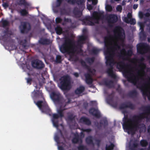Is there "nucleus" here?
<instances>
[{"instance_id": "obj_22", "label": "nucleus", "mask_w": 150, "mask_h": 150, "mask_svg": "<svg viewBox=\"0 0 150 150\" xmlns=\"http://www.w3.org/2000/svg\"><path fill=\"white\" fill-rule=\"evenodd\" d=\"M59 117H60L57 114L54 113L52 115V122L54 126L57 128H58L59 127V121L58 119Z\"/></svg>"}, {"instance_id": "obj_56", "label": "nucleus", "mask_w": 150, "mask_h": 150, "mask_svg": "<svg viewBox=\"0 0 150 150\" xmlns=\"http://www.w3.org/2000/svg\"><path fill=\"white\" fill-rule=\"evenodd\" d=\"M62 21V19L59 17L55 19L56 22L57 24L60 23Z\"/></svg>"}, {"instance_id": "obj_61", "label": "nucleus", "mask_w": 150, "mask_h": 150, "mask_svg": "<svg viewBox=\"0 0 150 150\" xmlns=\"http://www.w3.org/2000/svg\"><path fill=\"white\" fill-rule=\"evenodd\" d=\"M28 83L31 84L32 81V79L30 78H27L26 79Z\"/></svg>"}, {"instance_id": "obj_32", "label": "nucleus", "mask_w": 150, "mask_h": 150, "mask_svg": "<svg viewBox=\"0 0 150 150\" xmlns=\"http://www.w3.org/2000/svg\"><path fill=\"white\" fill-rule=\"evenodd\" d=\"M73 13L76 17L79 18L82 15V12L77 9H74L73 11Z\"/></svg>"}, {"instance_id": "obj_39", "label": "nucleus", "mask_w": 150, "mask_h": 150, "mask_svg": "<svg viewBox=\"0 0 150 150\" xmlns=\"http://www.w3.org/2000/svg\"><path fill=\"white\" fill-rule=\"evenodd\" d=\"M99 52V50L96 48H93L90 50V52L91 54L94 55H97Z\"/></svg>"}, {"instance_id": "obj_50", "label": "nucleus", "mask_w": 150, "mask_h": 150, "mask_svg": "<svg viewBox=\"0 0 150 150\" xmlns=\"http://www.w3.org/2000/svg\"><path fill=\"white\" fill-rule=\"evenodd\" d=\"M144 16L147 18L146 21L150 22V9L149 12H147L144 14Z\"/></svg>"}, {"instance_id": "obj_44", "label": "nucleus", "mask_w": 150, "mask_h": 150, "mask_svg": "<svg viewBox=\"0 0 150 150\" xmlns=\"http://www.w3.org/2000/svg\"><path fill=\"white\" fill-rule=\"evenodd\" d=\"M20 12L21 15L23 16H27L28 13V11L25 9H21Z\"/></svg>"}, {"instance_id": "obj_33", "label": "nucleus", "mask_w": 150, "mask_h": 150, "mask_svg": "<svg viewBox=\"0 0 150 150\" xmlns=\"http://www.w3.org/2000/svg\"><path fill=\"white\" fill-rule=\"evenodd\" d=\"M18 5L20 6L23 5L26 8H27V7H26V6H28L30 5L25 0H19Z\"/></svg>"}, {"instance_id": "obj_43", "label": "nucleus", "mask_w": 150, "mask_h": 150, "mask_svg": "<svg viewBox=\"0 0 150 150\" xmlns=\"http://www.w3.org/2000/svg\"><path fill=\"white\" fill-rule=\"evenodd\" d=\"M75 116L72 114L69 115L67 117L66 120L68 121H72L74 120Z\"/></svg>"}, {"instance_id": "obj_47", "label": "nucleus", "mask_w": 150, "mask_h": 150, "mask_svg": "<svg viewBox=\"0 0 150 150\" xmlns=\"http://www.w3.org/2000/svg\"><path fill=\"white\" fill-rule=\"evenodd\" d=\"M60 13L61 15H67L68 14V13L67 10L65 8H61Z\"/></svg>"}, {"instance_id": "obj_41", "label": "nucleus", "mask_w": 150, "mask_h": 150, "mask_svg": "<svg viewBox=\"0 0 150 150\" xmlns=\"http://www.w3.org/2000/svg\"><path fill=\"white\" fill-rule=\"evenodd\" d=\"M140 144L142 147H145L147 146L148 143L146 140L142 139L140 141Z\"/></svg>"}, {"instance_id": "obj_21", "label": "nucleus", "mask_w": 150, "mask_h": 150, "mask_svg": "<svg viewBox=\"0 0 150 150\" xmlns=\"http://www.w3.org/2000/svg\"><path fill=\"white\" fill-rule=\"evenodd\" d=\"M95 74V73L94 75L92 74L91 73H88L85 74V81L86 83L88 85H91L92 84L93 80L92 77L91 75H94Z\"/></svg>"}, {"instance_id": "obj_53", "label": "nucleus", "mask_w": 150, "mask_h": 150, "mask_svg": "<svg viewBox=\"0 0 150 150\" xmlns=\"http://www.w3.org/2000/svg\"><path fill=\"white\" fill-rule=\"evenodd\" d=\"M106 11L108 12H110L112 11V8L111 6L110 5H107L105 7Z\"/></svg>"}, {"instance_id": "obj_25", "label": "nucleus", "mask_w": 150, "mask_h": 150, "mask_svg": "<svg viewBox=\"0 0 150 150\" xmlns=\"http://www.w3.org/2000/svg\"><path fill=\"white\" fill-rule=\"evenodd\" d=\"M100 125H98H98H97V126L98 128H100L102 126H103L104 128L108 126V122L106 119H103L101 120L99 123Z\"/></svg>"}, {"instance_id": "obj_1", "label": "nucleus", "mask_w": 150, "mask_h": 150, "mask_svg": "<svg viewBox=\"0 0 150 150\" xmlns=\"http://www.w3.org/2000/svg\"><path fill=\"white\" fill-rule=\"evenodd\" d=\"M146 112L142 113L139 115H134L132 117L129 118L127 115H124V117L123 118V123L122 124H125L126 127L127 126V124L129 126L128 128H131V130L134 129H137L138 127L137 124H139L140 121L142 119L146 118L147 120L149 119L148 117L149 114H150V106L144 107L143 108Z\"/></svg>"}, {"instance_id": "obj_13", "label": "nucleus", "mask_w": 150, "mask_h": 150, "mask_svg": "<svg viewBox=\"0 0 150 150\" xmlns=\"http://www.w3.org/2000/svg\"><path fill=\"white\" fill-rule=\"evenodd\" d=\"M32 65L33 67L38 69H42L45 67V64L43 62L37 59L32 61Z\"/></svg>"}, {"instance_id": "obj_16", "label": "nucleus", "mask_w": 150, "mask_h": 150, "mask_svg": "<svg viewBox=\"0 0 150 150\" xmlns=\"http://www.w3.org/2000/svg\"><path fill=\"white\" fill-rule=\"evenodd\" d=\"M106 20L109 24H113L117 21L118 17L116 15L114 14H110L107 16Z\"/></svg>"}, {"instance_id": "obj_19", "label": "nucleus", "mask_w": 150, "mask_h": 150, "mask_svg": "<svg viewBox=\"0 0 150 150\" xmlns=\"http://www.w3.org/2000/svg\"><path fill=\"white\" fill-rule=\"evenodd\" d=\"M67 2L72 5H74L76 4L78 6L81 5L82 7H85L84 3L85 0H65Z\"/></svg>"}, {"instance_id": "obj_17", "label": "nucleus", "mask_w": 150, "mask_h": 150, "mask_svg": "<svg viewBox=\"0 0 150 150\" xmlns=\"http://www.w3.org/2000/svg\"><path fill=\"white\" fill-rule=\"evenodd\" d=\"M128 108L131 110H134L135 108V105L131 102H127L125 103L122 104L120 106V108L123 109Z\"/></svg>"}, {"instance_id": "obj_8", "label": "nucleus", "mask_w": 150, "mask_h": 150, "mask_svg": "<svg viewBox=\"0 0 150 150\" xmlns=\"http://www.w3.org/2000/svg\"><path fill=\"white\" fill-rule=\"evenodd\" d=\"M36 105L42 112H44L50 116L52 115V112L47 103L42 100L38 101Z\"/></svg>"}, {"instance_id": "obj_4", "label": "nucleus", "mask_w": 150, "mask_h": 150, "mask_svg": "<svg viewBox=\"0 0 150 150\" xmlns=\"http://www.w3.org/2000/svg\"><path fill=\"white\" fill-rule=\"evenodd\" d=\"M125 77L127 79V80L130 83H132L134 85L136 86L137 88H139L142 92L143 96H147L148 99L150 101V95L148 96V92L146 90L144 89L145 86L142 85L140 86V84L139 83L137 85V77L132 73L126 71L124 73Z\"/></svg>"}, {"instance_id": "obj_57", "label": "nucleus", "mask_w": 150, "mask_h": 150, "mask_svg": "<svg viewBox=\"0 0 150 150\" xmlns=\"http://www.w3.org/2000/svg\"><path fill=\"white\" fill-rule=\"evenodd\" d=\"M116 9L117 11L121 12L122 10V7L120 5H118Z\"/></svg>"}, {"instance_id": "obj_62", "label": "nucleus", "mask_w": 150, "mask_h": 150, "mask_svg": "<svg viewBox=\"0 0 150 150\" xmlns=\"http://www.w3.org/2000/svg\"><path fill=\"white\" fill-rule=\"evenodd\" d=\"M2 5L5 8H7L8 6V4L7 3L3 2L2 4Z\"/></svg>"}, {"instance_id": "obj_38", "label": "nucleus", "mask_w": 150, "mask_h": 150, "mask_svg": "<svg viewBox=\"0 0 150 150\" xmlns=\"http://www.w3.org/2000/svg\"><path fill=\"white\" fill-rule=\"evenodd\" d=\"M137 94V93L135 90H133L130 92L128 93L129 96L132 98L136 97Z\"/></svg>"}, {"instance_id": "obj_51", "label": "nucleus", "mask_w": 150, "mask_h": 150, "mask_svg": "<svg viewBox=\"0 0 150 150\" xmlns=\"http://www.w3.org/2000/svg\"><path fill=\"white\" fill-rule=\"evenodd\" d=\"M117 37L119 40L122 41H123L124 39V37H123V35H122V33L120 32L118 33L117 35Z\"/></svg>"}, {"instance_id": "obj_10", "label": "nucleus", "mask_w": 150, "mask_h": 150, "mask_svg": "<svg viewBox=\"0 0 150 150\" xmlns=\"http://www.w3.org/2000/svg\"><path fill=\"white\" fill-rule=\"evenodd\" d=\"M137 50L138 53L144 54L150 51V46L146 43H140L137 45Z\"/></svg>"}, {"instance_id": "obj_12", "label": "nucleus", "mask_w": 150, "mask_h": 150, "mask_svg": "<svg viewBox=\"0 0 150 150\" xmlns=\"http://www.w3.org/2000/svg\"><path fill=\"white\" fill-rule=\"evenodd\" d=\"M71 99L70 98H68V101L65 103L64 104L59 105V108L57 110V114L60 117L62 118L64 117L63 111L67 109V108H64L67 105L71 103Z\"/></svg>"}, {"instance_id": "obj_55", "label": "nucleus", "mask_w": 150, "mask_h": 150, "mask_svg": "<svg viewBox=\"0 0 150 150\" xmlns=\"http://www.w3.org/2000/svg\"><path fill=\"white\" fill-rule=\"evenodd\" d=\"M113 48L117 50V49L118 50L120 49L121 48V47L119 45L116 43L114 45Z\"/></svg>"}, {"instance_id": "obj_54", "label": "nucleus", "mask_w": 150, "mask_h": 150, "mask_svg": "<svg viewBox=\"0 0 150 150\" xmlns=\"http://www.w3.org/2000/svg\"><path fill=\"white\" fill-rule=\"evenodd\" d=\"M64 0H57L56 5V7H59L61 4Z\"/></svg>"}, {"instance_id": "obj_49", "label": "nucleus", "mask_w": 150, "mask_h": 150, "mask_svg": "<svg viewBox=\"0 0 150 150\" xmlns=\"http://www.w3.org/2000/svg\"><path fill=\"white\" fill-rule=\"evenodd\" d=\"M78 150H88V148L86 146L80 145L77 147Z\"/></svg>"}, {"instance_id": "obj_2", "label": "nucleus", "mask_w": 150, "mask_h": 150, "mask_svg": "<svg viewBox=\"0 0 150 150\" xmlns=\"http://www.w3.org/2000/svg\"><path fill=\"white\" fill-rule=\"evenodd\" d=\"M110 36H105L104 38L105 46L106 50L104 52V54L106 59V64L107 66L110 68H108L106 71L108 75L112 78L115 79L116 75L113 73V66L114 64V60L113 59L114 54L111 53L110 50L111 47H110Z\"/></svg>"}, {"instance_id": "obj_6", "label": "nucleus", "mask_w": 150, "mask_h": 150, "mask_svg": "<svg viewBox=\"0 0 150 150\" xmlns=\"http://www.w3.org/2000/svg\"><path fill=\"white\" fill-rule=\"evenodd\" d=\"M51 98L56 105H61L64 104L65 100L61 94L59 92L53 91L50 94Z\"/></svg>"}, {"instance_id": "obj_9", "label": "nucleus", "mask_w": 150, "mask_h": 150, "mask_svg": "<svg viewBox=\"0 0 150 150\" xmlns=\"http://www.w3.org/2000/svg\"><path fill=\"white\" fill-rule=\"evenodd\" d=\"M137 126H138V127L137 128V129H134L133 130H131V129L130 128H128V126H129V125L128 124H127V126L128 127H126V125H125V124H122L123 128L124 130H125L126 132H127V133L129 134L131 133L132 134H134L135 133V132L137 131L138 129H140V131H142L144 130H145L146 128V126L143 123L139 124H138ZM130 125H129L130 126Z\"/></svg>"}, {"instance_id": "obj_3", "label": "nucleus", "mask_w": 150, "mask_h": 150, "mask_svg": "<svg viewBox=\"0 0 150 150\" xmlns=\"http://www.w3.org/2000/svg\"><path fill=\"white\" fill-rule=\"evenodd\" d=\"M77 47L74 44V40L68 37L65 38L64 42L60 47L61 52L69 54L70 58L75 62L79 60L78 57L74 56L77 51Z\"/></svg>"}, {"instance_id": "obj_23", "label": "nucleus", "mask_w": 150, "mask_h": 150, "mask_svg": "<svg viewBox=\"0 0 150 150\" xmlns=\"http://www.w3.org/2000/svg\"><path fill=\"white\" fill-rule=\"evenodd\" d=\"M79 122L81 123L87 125H90L91 124V122L88 118L82 117L80 119Z\"/></svg>"}, {"instance_id": "obj_52", "label": "nucleus", "mask_w": 150, "mask_h": 150, "mask_svg": "<svg viewBox=\"0 0 150 150\" xmlns=\"http://www.w3.org/2000/svg\"><path fill=\"white\" fill-rule=\"evenodd\" d=\"M62 57L61 55H57L56 58V62L57 63H60L62 62Z\"/></svg>"}, {"instance_id": "obj_20", "label": "nucleus", "mask_w": 150, "mask_h": 150, "mask_svg": "<svg viewBox=\"0 0 150 150\" xmlns=\"http://www.w3.org/2000/svg\"><path fill=\"white\" fill-rule=\"evenodd\" d=\"M89 112L90 114L97 118H99L101 117L100 112L97 109L91 108L89 109Z\"/></svg>"}, {"instance_id": "obj_7", "label": "nucleus", "mask_w": 150, "mask_h": 150, "mask_svg": "<svg viewBox=\"0 0 150 150\" xmlns=\"http://www.w3.org/2000/svg\"><path fill=\"white\" fill-rule=\"evenodd\" d=\"M98 13L96 11L93 12L92 17L88 16L86 17L84 19L81 20L82 24L85 25H94V23L91 21L92 20H96V23H98Z\"/></svg>"}, {"instance_id": "obj_27", "label": "nucleus", "mask_w": 150, "mask_h": 150, "mask_svg": "<svg viewBox=\"0 0 150 150\" xmlns=\"http://www.w3.org/2000/svg\"><path fill=\"white\" fill-rule=\"evenodd\" d=\"M39 42L43 45H49L50 43V40L47 39L41 38L39 41Z\"/></svg>"}, {"instance_id": "obj_58", "label": "nucleus", "mask_w": 150, "mask_h": 150, "mask_svg": "<svg viewBox=\"0 0 150 150\" xmlns=\"http://www.w3.org/2000/svg\"><path fill=\"white\" fill-rule=\"evenodd\" d=\"M59 137L57 135H56L54 137V139L55 141L58 143H59L60 142V141L59 139Z\"/></svg>"}, {"instance_id": "obj_26", "label": "nucleus", "mask_w": 150, "mask_h": 150, "mask_svg": "<svg viewBox=\"0 0 150 150\" xmlns=\"http://www.w3.org/2000/svg\"><path fill=\"white\" fill-rule=\"evenodd\" d=\"M85 88L83 86H80L77 88L75 91V93L77 95H80L85 90Z\"/></svg>"}, {"instance_id": "obj_64", "label": "nucleus", "mask_w": 150, "mask_h": 150, "mask_svg": "<svg viewBox=\"0 0 150 150\" xmlns=\"http://www.w3.org/2000/svg\"><path fill=\"white\" fill-rule=\"evenodd\" d=\"M23 41H24V42L22 44V45L24 48H25L26 46V43L27 42V40L26 39H25Z\"/></svg>"}, {"instance_id": "obj_48", "label": "nucleus", "mask_w": 150, "mask_h": 150, "mask_svg": "<svg viewBox=\"0 0 150 150\" xmlns=\"http://www.w3.org/2000/svg\"><path fill=\"white\" fill-rule=\"evenodd\" d=\"M138 145V144L137 143L134 142L130 147V149L131 150H136V148L137 147Z\"/></svg>"}, {"instance_id": "obj_42", "label": "nucleus", "mask_w": 150, "mask_h": 150, "mask_svg": "<svg viewBox=\"0 0 150 150\" xmlns=\"http://www.w3.org/2000/svg\"><path fill=\"white\" fill-rule=\"evenodd\" d=\"M138 24L140 26V29L141 30L140 33H142L143 35H144V24L141 22H139Z\"/></svg>"}, {"instance_id": "obj_37", "label": "nucleus", "mask_w": 150, "mask_h": 150, "mask_svg": "<svg viewBox=\"0 0 150 150\" xmlns=\"http://www.w3.org/2000/svg\"><path fill=\"white\" fill-rule=\"evenodd\" d=\"M114 147V144L113 143L111 142L110 145H108L107 144H106L105 149V150H113Z\"/></svg>"}, {"instance_id": "obj_63", "label": "nucleus", "mask_w": 150, "mask_h": 150, "mask_svg": "<svg viewBox=\"0 0 150 150\" xmlns=\"http://www.w3.org/2000/svg\"><path fill=\"white\" fill-rule=\"evenodd\" d=\"M116 90L120 93H121L122 92V89L120 88V85L118 86V87Z\"/></svg>"}, {"instance_id": "obj_35", "label": "nucleus", "mask_w": 150, "mask_h": 150, "mask_svg": "<svg viewBox=\"0 0 150 150\" xmlns=\"http://www.w3.org/2000/svg\"><path fill=\"white\" fill-rule=\"evenodd\" d=\"M1 23H2V26L4 28L8 26L9 24V22L8 21L6 20H4L3 18L1 19Z\"/></svg>"}, {"instance_id": "obj_11", "label": "nucleus", "mask_w": 150, "mask_h": 150, "mask_svg": "<svg viewBox=\"0 0 150 150\" xmlns=\"http://www.w3.org/2000/svg\"><path fill=\"white\" fill-rule=\"evenodd\" d=\"M19 28L21 33H27L30 30L31 26L29 23L24 22L21 23Z\"/></svg>"}, {"instance_id": "obj_15", "label": "nucleus", "mask_w": 150, "mask_h": 150, "mask_svg": "<svg viewBox=\"0 0 150 150\" xmlns=\"http://www.w3.org/2000/svg\"><path fill=\"white\" fill-rule=\"evenodd\" d=\"M77 42V46L81 51H82L81 48L83 46V44L84 43L87 39V37L85 35H82L79 36Z\"/></svg>"}, {"instance_id": "obj_40", "label": "nucleus", "mask_w": 150, "mask_h": 150, "mask_svg": "<svg viewBox=\"0 0 150 150\" xmlns=\"http://www.w3.org/2000/svg\"><path fill=\"white\" fill-rule=\"evenodd\" d=\"M67 23H72L71 19L70 18H67L66 17H64V22L62 23L63 25H64Z\"/></svg>"}, {"instance_id": "obj_60", "label": "nucleus", "mask_w": 150, "mask_h": 150, "mask_svg": "<svg viewBox=\"0 0 150 150\" xmlns=\"http://www.w3.org/2000/svg\"><path fill=\"white\" fill-rule=\"evenodd\" d=\"M139 16L140 18L142 19L144 18V14L142 12H140L139 13Z\"/></svg>"}, {"instance_id": "obj_30", "label": "nucleus", "mask_w": 150, "mask_h": 150, "mask_svg": "<svg viewBox=\"0 0 150 150\" xmlns=\"http://www.w3.org/2000/svg\"><path fill=\"white\" fill-rule=\"evenodd\" d=\"M95 58L94 57H87L85 59L86 61L90 65L92 64L94 62Z\"/></svg>"}, {"instance_id": "obj_28", "label": "nucleus", "mask_w": 150, "mask_h": 150, "mask_svg": "<svg viewBox=\"0 0 150 150\" xmlns=\"http://www.w3.org/2000/svg\"><path fill=\"white\" fill-rule=\"evenodd\" d=\"M104 84L109 88H112L114 87V82L111 80L109 81H105L104 82Z\"/></svg>"}, {"instance_id": "obj_34", "label": "nucleus", "mask_w": 150, "mask_h": 150, "mask_svg": "<svg viewBox=\"0 0 150 150\" xmlns=\"http://www.w3.org/2000/svg\"><path fill=\"white\" fill-rule=\"evenodd\" d=\"M74 136V137L72 139V142L74 144H76L79 141V136L78 134H75Z\"/></svg>"}, {"instance_id": "obj_18", "label": "nucleus", "mask_w": 150, "mask_h": 150, "mask_svg": "<svg viewBox=\"0 0 150 150\" xmlns=\"http://www.w3.org/2000/svg\"><path fill=\"white\" fill-rule=\"evenodd\" d=\"M81 65L83 67H85L89 73H91L92 74L94 75L96 72V70L94 69H91L89 66L87 65L83 59H81L79 61Z\"/></svg>"}, {"instance_id": "obj_14", "label": "nucleus", "mask_w": 150, "mask_h": 150, "mask_svg": "<svg viewBox=\"0 0 150 150\" xmlns=\"http://www.w3.org/2000/svg\"><path fill=\"white\" fill-rule=\"evenodd\" d=\"M121 54L119 55V57L124 60H127V57H125V56H127L128 57H131L132 54V50H129L127 52L126 50L124 48H123L121 50Z\"/></svg>"}, {"instance_id": "obj_36", "label": "nucleus", "mask_w": 150, "mask_h": 150, "mask_svg": "<svg viewBox=\"0 0 150 150\" xmlns=\"http://www.w3.org/2000/svg\"><path fill=\"white\" fill-rule=\"evenodd\" d=\"M86 141V143L88 144H93L92 137L91 136H89L87 137Z\"/></svg>"}, {"instance_id": "obj_5", "label": "nucleus", "mask_w": 150, "mask_h": 150, "mask_svg": "<svg viewBox=\"0 0 150 150\" xmlns=\"http://www.w3.org/2000/svg\"><path fill=\"white\" fill-rule=\"evenodd\" d=\"M59 88L63 91H69L71 88V79L68 75H64L59 79Z\"/></svg>"}, {"instance_id": "obj_46", "label": "nucleus", "mask_w": 150, "mask_h": 150, "mask_svg": "<svg viewBox=\"0 0 150 150\" xmlns=\"http://www.w3.org/2000/svg\"><path fill=\"white\" fill-rule=\"evenodd\" d=\"M34 95L35 96H38L39 97L42 98L43 97V95L42 91H37V92L34 93Z\"/></svg>"}, {"instance_id": "obj_31", "label": "nucleus", "mask_w": 150, "mask_h": 150, "mask_svg": "<svg viewBox=\"0 0 150 150\" xmlns=\"http://www.w3.org/2000/svg\"><path fill=\"white\" fill-rule=\"evenodd\" d=\"M55 30L57 34L58 35H60L62 33V28L60 26H57L55 28Z\"/></svg>"}, {"instance_id": "obj_24", "label": "nucleus", "mask_w": 150, "mask_h": 150, "mask_svg": "<svg viewBox=\"0 0 150 150\" xmlns=\"http://www.w3.org/2000/svg\"><path fill=\"white\" fill-rule=\"evenodd\" d=\"M130 66V65H126L124 61H120L117 63V68L121 70L125 69V67H128Z\"/></svg>"}, {"instance_id": "obj_45", "label": "nucleus", "mask_w": 150, "mask_h": 150, "mask_svg": "<svg viewBox=\"0 0 150 150\" xmlns=\"http://www.w3.org/2000/svg\"><path fill=\"white\" fill-rule=\"evenodd\" d=\"M3 32L4 34L2 36V39L4 40H6L7 39V36H8V30H4Z\"/></svg>"}, {"instance_id": "obj_29", "label": "nucleus", "mask_w": 150, "mask_h": 150, "mask_svg": "<svg viewBox=\"0 0 150 150\" xmlns=\"http://www.w3.org/2000/svg\"><path fill=\"white\" fill-rule=\"evenodd\" d=\"M124 21L127 23H130L131 25H134L136 24V21L134 19L130 18L129 20L128 18L125 17L124 18Z\"/></svg>"}, {"instance_id": "obj_59", "label": "nucleus", "mask_w": 150, "mask_h": 150, "mask_svg": "<svg viewBox=\"0 0 150 150\" xmlns=\"http://www.w3.org/2000/svg\"><path fill=\"white\" fill-rule=\"evenodd\" d=\"M82 131L83 132H86L88 133L90 132L92 130L91 129H82Z\"/></svg>"}]
</instances>
